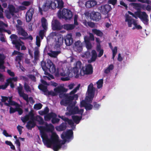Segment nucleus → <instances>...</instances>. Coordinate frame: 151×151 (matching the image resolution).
<instances>
[{
    "mask_svg": "<svg viewBox=\"0 0 151 151\" xmlns=\"http://www.w3.org/2000/svg\"><path fill=\"white\" fill-rule=\"evenodd\" d=\"M125 21L127 23L128 26L129 27H131L132 24L134 25V26L132 28L133 30L135 29H139L142 28V27L140 25L138 24L135 20L133 19L128 15L126 16Z\"/></svg>",
    "mask_w": 151,
    "mask_h": 151,
    "instance_id": "obj_13",
    "label": "nucleus"
},
{
    "mask_svg": "<svg viewBox=\"0 0 151 151\" xmlns=\"http://www.w3.org/2000/svg\"><path fill=\"white\" fill-rule=\"evenodd\" d=\"M66 127V123H63L60 126H57L55 127L56 130L58 131H61L65 130Z\"/></svg>",
    "mask_w": 151,
    "mask_h": 151,
    "instance_id": "obj_34",
    "label": "nucleus"
},
{
    "mask_svg": "<svg viewBox=\"0 0 151 151\" xmlns=\"http://www.w3.org/2000/svg\"><path fill=\"white\" fill-rule=\"evenodd\" d=\"M53 113H52L50 114H47L45 116V120L47 121L50 120L51 119H52V114Z\"/></svg>",
    "mask_w": 151,
    "mask_h": 151,
    "instance_id": "obj_45",
    "label": "nucleus"
},
{
    "mask_svg": "<svg viewBox=\"0 0 151 151\" xmlns=\"http://www.w3.org/2000/svg\"><path fill=\"white\" fill-rule=\"evenodd\" d=\"M81 56L83 58H88L90 56V53L88 51L86 52L83 54H82Z\"/></svg>",
    "mask_w": 151,
    "mask_h": 151,
    "instance_id": "obj_46",
    "label": "nucleus"
},
{
    "mask_svg": "<svg viewBox=\"0 0 151 151\" xmlns=\"http://www.w3.org/2000/svg\"><path fill=\"white\" fill-rule=\"evenodd\" d=\"M100 105L95 103L94 104V107L96 109H98L100 107Z\"/></svg>",
    "mask_w": 151,
    "mask_h": 151,
    "instance_id": "obj_62",
    "label": "nucleus"
},
{
    "mask_svg": "<svg viewBox=\"0 0 151 151\" xmlns=\"http://www.w3.org/2000/svg\"><path fill=\"white\" fill-rule=\"evenodd\" d=\"M23 127L20 126L18 125L17 126V129L19 133L20 134H21L22 133V130Z\"/></svg>",
    "mask_w": 151,
    "mask_h": 151,
    "instance_id": "obj_57",
    "label": "nucleus"
},
{
    "mask_svg": "<svg viewBox=\"0 0 151 151\" xmlns=\"http://www.w3.org/2000/svg\"><path fill=\"white\" fill-rule=\"evenodd\" d=\"M95 88L93 87L92 83L90 84L88 86L87 92V95L85 100L82 101L80 103V107H85L87 110L91 109L93 106L90 104L92 102V100L94 96Z\"/></svg>",
    "mask_w": 151,
    "mask_h": 151,
    "instance_id": "obj_5",
    "label": "nucleus"
},
{
    "mask_svg": "<svg viewBox=\"0 0 151 151\" xmlns=\"http://www.w3.org/2000/svg\"><path fill=\"white\" fill-rule=\"evenodd\" d=\"M58 16L59 18H63L67 20L70 19L72 17L73 14L70 10L64 9L62 11L59 10L58 12Z\"/></svg>",
    "mask_w": 151,
    "mask_h": 151,
    "instance_id": "obj_11",
    "label": "nucleus"
},
{
    "mask_svg": "<svg viewBox=\"0 0 151 151\" xmlns=\"http://www.w3.org/2000/svg\"><path fill=\"white\" fill-rule=\"evenodd\" d=\"M81 65V63L80 61H77L74 65L72 71L73 73L76 78H78L85 75H88L92 73L93 68L91 65H88L80 69Z\"/></svg>",
    "mask_w": 151,
    "mask_h": 151,
    "instance_id": "obj_4",
    "label": "nucleus"
},
{
    "mask_svg": "<svg viewBox=\"0 0 151 151\" xmlns=\"http://www.w3.org/2000/svg\"><path fill=\"white\" fill-rule=\"evenodd\" d=\"M3 134L6 137H11V135H9L5 130H4L3 132Z\"/></svg>",
    "mask_w": 151,
    "mask_h": 151,
    "instance_id": "obj_56",
    "label": "nucleus"
},
{
    "mask_svg": "<svg viewBox=\"0 0 151 151\" xmlns=\"http://www.w3.org/2000/svg\"><path fill=\"white\" fill-rule=\"evenodd\" d=\"M10 99H9V100ZM9 105L7 106H10L9 112L10 114L14 113L16 111L18 112L19 115H21L22 114V110L20 108V106L19 104L13 101L12 102L9 101Z\"/></svg>",
    "mask_w": 151,
    "mask_h": 151,
    "instance_id": "obj_12",
    "label": "nucleus"
},
{
    "mask_svg": "<svg viewBox=\"0 0 151 151\" xmlns=\"http://www.w3.org/2000/svg\"><path fill=\"white\" fill-rule=\"evenodd\" d=\"M113 68V65H111L107 68L104 71L105 73H109L111 70H112Z\"/></svg>",
    "mask_w": 151,
    "mask_h": 151,
    "instance_id": "obj_44",
    "label": "nucleus"
},
{
    "mask_svg": "<svg viewBox=\"0 0 151 151\" xmlns=\"http://www.w3.org/2000/svg\"><path fill=\"white\" fill-rule=\"evenodd\" d=\"M63 4L62 0H48L43 5L41 8L39 7V11L42 14V11H46L50 8L54 9L57 7L62 8Z\"/></svg>",
    "mask_w": 151,
    "mask_h": 151,
    "instance_id": "obj_7",
    "label": "nucleus"
},
{
    "mask_svg": "<svg viewBox=\"0 0 151 151\" xmlns=\"http://www.w3.org/2000/svg\"><path fill=\"white\" fill-rule=\"evenodd\" d=\"M74 50L78 52L81 51L82 49V44L80 41L75 42L74 47Z\"/></svg>",
    "mask_w": 151,
    "mask_h": 151,
    "instance_id": "obj_23",
    "label": "nucleus"
},
{
    "mask_svg": "<svg viewBox=\"0 0 151 151\" xmlns=\"http://www.w3.org/2000/svg\"><path fill=\"white\" fill-rule=\"evenodd\" d=\"M12 43L15 45L16 49L19 50V47L18 46V44L22 45V42L17 40V37L15 35H12L10 37Z\"/></svg>",
    "mask_w": 151,
    "mask_h": 151,
    "instance_id": "obj_18",
    "label": "nucleus"
},
{
    "mask_svg": "<svg viewBox=\"0 0 151 151\" xmlns=\"http://www.w3.org/2000/svg\"><path fill=\"white\" fill-rule=\"evenodd\" d=\"M41 22L42 26L44 29L41 30L40 31L39 35L41 37V39H43L44 35L45 30H46L47 29V23L46 20L44 17L42 18Z\"/></svg>",
    "mask_w": 151,
    "mask_h": 151,
    "instance_id": "obj_17",
    "label": "nucleus"
},
{
    "mask_svg": "<svg viewBox=\"0 0 151 151\" xmlns=\"http://www.w3.org/2000/svg\"><path fill=\"white\" fill-rule=\"evenodd\" d=\"M40 37L38 36H37L36 37V45L38 47L35 48L34 50V58L35 60H37L39 56V47L40 45Z\"/></svg>",
    "mask_w": 151,
    "mask_h": 151,
    "instance_id": "obj_16",
    "label": "nucleus"
},
{
    "mask_svg": "<svg viewBox=\"0 0 151 151\" xmlns=\"http://www.w3.org/2000/svg\"><path fill=\"white\" fill-rule=\"evenodd\" d=\"M18 34L24 37L27 36L28 34L20 26L16 25Z\"/></svg>",
    "mask_w": 151,
    "mask_h": 151,
    "instance_id": "obj_25",
    "label": "nucleus"
},
{
    "mask_svg": "<svg viewBox=\"0 0 151 151\" xmlns=\"http://www.w3.org/2000/svg\"><path fill=\"white\" fill-rule=\"evenodd\" d=\"M109 46L110 48L111 49L112 51V58L113 59H114L117 52V47H115L113 48H112V46L110 45V44Z\"/></svg>",
    "mask_w": 151,
    "mask_h": 151,
    "instance_id": "obj_42",
    "label": "nucleus"
},
{
    "mask_svg": "<svg viewBox=\"0 0 151 151\" xmlns=\"http://www.w3.org/2000/svg\"><path fill=\"white\" fill-rule=\"evenodd\" d=\"M98 52H99V53L98 55V56L99 57H100L103 55L104 52L103 50V49L100 50Z\"/></svg>",
    "mask_w": 151,
    "mask_h": 151,
    "instance_id": "obj_61",
    "label": "nucleus"
},
{
    "mask_svg": "<svg viewBox=\"0 0 151 151\" xmlns=\"http://www.w3.org/2000/svg\"><path fill=\"white\" fill-rule=\"evenodd\" d=\"M52 40L54 42V44L56 48L59 47L63 43V39L62 35L55 32H52L47 37V40Z\"/></svg>",
    "mask_w": 151,
    "mask_h": 151,
    "instance_id": "obj_8",
    "label": "nucleus"
},
{
    "mask_svg": "<svg viewBox=\"0 0 151 151\" xmlns=\"http://www.w3.org/2000/svg\"><path fill=\"white\" fill-rule=\"evenodd\" d=\"M31 2L29 1H24L22 3V5L25 6H28L31 4Z\"/></svg>",
    "mask_w": 151,
    "mask_h": 151,
    "instance_id": "obj_49",
    "label": "nucleus"
},
{
    "mask_svg": "<svg viewBox=\"0 0 151 151\" xmlns=\"http://www.w3.org/2000/svg\"><path fill=\"white\" fill-rule=\"evenodd\" d=\"M80 86V84L78 85L69 94H62L59 96L60 97H62V95L63 98L60 102L61 104L64 106L68 105L67 107V112L65 113L66 115H70L75 114H78L80 115V116L77 115L72 116L73 119L76 124H78L82 118L83 109H79L77 106H74L76 104V102L75 101L73 102L72 101L73 100H77L78 99V95L75 93L78 90Z\"/></svg>",
    "mask_w": 151,
    "mask_h": 151,
    "instance_id": "obj_2",
    "label": "nucleus"
},
{
    "mask_svg": "<svg viewBox=\"0 0 151 151\" xmlns=\"http://www.w3.org/2000/svg\"><path fill=\"white\" fill-rule=\"evenodd\" d=\"M83 23V24L86 27L89 26L91 28L94 27H95L94 23L92 22H87L86 21H84Z\"/></svg>",
    "mask_w": 151,
    "mask_h": 151,
    "instance_id": "obj_40",
    "label": "nucleus"
},
{
    "mask_svg": "<svg viewBox=\"0 0 151 151\" xmlns=\"http://www.w3.org/2000/svg\"><path fill=\"white\" fill-rule=\"evenodd\" d=\"M96 49L97 52H99L100 50H102V49H101V47L100 44H99V43H97Z\"/></svg>",
    "mask_w": 151,
    "mask_h": 151,
    "instance_id": "obj_59",
    "label": "nucleus"
},
{
    "mask_svg": "<svg viewBox=\"0 0 151 151\" xmlns=\"http://www.w3.org/2000/svg\"><path fill=\"white\" fill-rule=\"evenodd\" d=\"M5 58V56L4 54H0V69L4 70V69L5 68L4 64V60Z\"/></svg>",
    "mask_w": 151,
    "mask_h": 151,
    "instance_id": "obj_28",
    "label": "nucleus"
},
{
    "mask_svg": "<svg viewBox=\"0 0 151 151\" xmlns=\"http://www.w3.org/2000/svg\"><path fill=\"white\" fill-rule=\"evenodd\" d=\"M47 61L46 63L43 61L41 62L42 69L46 74V71L49 70L52 73H55L56 76H57L60 75L65 77L61 78V80L63 81H68L73 76V75L70 72L69 69L65 64H63L62 66L58 68L56 70L55 65L50 60H47ZM46 75L47 76H44L45 79L50 80L54 78L53 76L49 73H47Z\"/></svg>",
    "mask_w": 151,
    "mask_h": 151,
    "instance_id": "obj_3",
    "label": "nucleus"
},
{
    "mask_svg": "<svg viewBox=\"0 0 151 151\" xmlns=\"http://www.w3.org/2000/svg\"><path fill=\"white\" fill-rule=\"evenodd\" d=\"M13 55H18L16 57V61L19 64V62L22 59L23 55V54H22L17 51H14L13 53Z\"/></svg>",
    "mask_w": 151,
    "mask_h": 151,
    "instance_id": "obj_31",
    "label": "nucleus"
},
{
    "mask_svg": "<svg viewBox=\"0 0 151 151\" xmlns=\"http://www.w3.org/2000/svg\"><path fill=\"white\" fill-rule=\"evenodd\" d=\"M74 25L72 24H65L63 26V28L67 30H70L74 28L75 27Z\"/></svg>",
    "mask_w": 151,
    "mask_h": 151,
    "instance_id": "obj_36",
    "label": "nucleus"
},
{
    "mask_svg": "<svg viewBox=\"0 0 151 151\" xmlns=\"http://www.w3.org/2000/svg\"><path fill=\"white\" fill-rule=\"evenodd\" d=\"M90 18L93 21H98L101 19V16L99 12H93L90 14Z\"/></svg>",
    "mask_w": 151,
    "mask_h": 151,
    "instance_id": "obj_19",
    "label": "nucleus"
},
{
    "mask_svg": "<svg viewBox=\"0 0 151 151\" xmlns=\"http://www.w3.org/2000/svg\"><path fill=\"white\" fill-rule=\"evenodd\" d=\"M84 42L86 44V47L88 49H91L92 47V45L89 41V38L87 36L84 37Z\"/></svg>",
    "mask_w": 151,
    "mask_h": 151,
    "instance_id": "obj_32",
    "label": "nucleus"
},
{
    "mask_svg": "<svg viewBox=\"0 0 151 151\" xmlns=\"http://www.w3.org/2000/svg\"><path fill=\"white\" fill-rule=\"evenodd\" d=\"M97 87L98 88H101L103 86V80L102 79L99 80L96 83Z\"/></svg>",
    "mask_w": 151,
    "mask_h": 151,
    "instance_id": "obj_43",
    "label": "nucleus"
},
{
    "mask_svg": "<svg viewBox=\"0 0 151 151\" xmlns=\"http://www.w3.org/2000/svg\"><path fill=\"white\" fill-rule=\"evenodd\" d=\"M42 106V104L40 103H39L35 105L34 107L35 109L38 110L41 109Z\"/></svg>",
    "mask_w": 151,
    "mask_h": 151,
    "instance_id": "obj_47",
    "label": "nucleus"
},
{
    "mask_svg": "<svg viewBox=\"0 0 151 151\" xmlns=\"http://www.w3.org/2000/svg\"><path fill=\"white\" fill-rule=\"evenodd\" d=\"M21 120L24 122L29 120L26 125V127L29 129H31L35 126V121L38 122L40 125H42L44 123L43 119L40 116H35L32 113L24 117H22Z\"/></svg>",
    "mask_w": 151,
    "mask_h": 151,
    "instance_id": "obj_6",
    "label": "nucleus"
},
{
    "mask_svg": "<svg viewBox=\"0 0 151 151\" xmlns=\"http://www.w3.org/2000/svg\"><path fill=\"white\" fill-rule=\"evenodd\" d=\"M52 28L54 30H59L63 28L59 22L56 19H54L52 22Z\"/></svg>",
    "mask_w": 151,
    "mask_h": 151,
    "instance_id": "obj_20",
    "label": "nucleus"
},
{
    "mask_svg": "<svg viewBox=\"0 0 151 151\" xmlns=\"http://www.w3.org/2000/svg\"><path fill=\"white\" fill-rule=\"evenodd\" d=\"M24 88L25 90L27 91H31V89L30 88L29 86L26 83L24 84Z\"/></svg>",
    "mask_w": 151,
    "mask_h": 151,
    "instance_id": "obj_54",
    "label": "nucleus"
},
{
    "mask_svg": "<svg viewBox=\"0 0 151 151\" xmlns=\"http://www.w3.org/2000/svg\"><path fill=\"white\" fill-rule=\"evenodd\" d=\"M22 45H21L19 44H18V46L19 47V49L20 48V47H21L22 50H25L26 49V47L23 45V43L22 42Z\"/></svg>",
    "mask_w": 151,
    "mask_h": 151,
    "instance_id": "obj_58",
    "label": "nucleus"
},
{
    "mask_svg": "<svg viewBox=\"0 0 151 151\" xmlns=\"http://www.w3.org/2000/svg\"><path fill=\"white\" fill-rule=\"evenodd\" d=\"M75 86V85L74 83H71L68 85V87L69 89H72Z\"/></svg>",
    "mask_w": 151,
    "mask_h": 151,
    "instance_id": "obj_55",
    "label": "nucleus"
},
{
    "mask_svg": "<svg viewBox=\"0 0 151 151\" xmlns=\"http://www.w3.org/2000/svg\"><path fill=\"white\" fill-rule=\"evenodd\" d=\"M60 53V51H55L51 50L48 53V54L51 57L55 58Z\"/></svg>",
    "mask_w": 151,
    "mask_h": 151,
    "instance_id": "obj_35",
    "label": "nucleus"
},
{
    "mask_svg": "<svg viewBox=\"0 0 151 151\" xmlns=\"http://www.w3.org/2000/svg\"><path fill=\"white\" fill-rule=\"evenodd\" d=\"M8 86V83H7V82L4 85H3L0 86V89H5L7 87V86Z\"/></svg>",
    "mask_w": 151,
    "mask_h": 151,
    "instance_id": "obj_53",
    "label": "nucleus"
},
{
    "mask_svg": "<svg viewBox=\"0 0 151 151\" xmlns=\"http://www.w3.org/2000/svg\"><path fill=\"white\" fill-rule=\"evenodd\" d=\"M41 81L42 84L39 85L38 88L44 92H47V87L45 85H50L56 87L58 85V84L54 82H51L49 84H48L45 81L42 80H41Z\"/></svg>",
    "mask_w": 151,
    "mask_h": 151,
    "instance_id": "obj_14",
    "label": "nucleus"
},
{
    "mask_svg": "<svg viewBox=\"0 0 151 151\" xmlns=\"http://www.w3.org/2000/svg\"><path fill=\"white\" fill-rule=\"evenodd\" d=\"M54 91L55 92H53V94H52L53 96L57 95L58 93H60L63 91H65V89L61 86H59L55 88Z\"/></svg>",
    "mask_w": 151,
    "mask_h": 151,
    "instance_id": "obj_29",
    "label": "nucleus"
},
{
    "mask_svg": "<svg viewBox=\"0 0 151 151\" xmlns=\"http://www.w3.org/2000/svg\"><path fill=\"white\" fill-rule=\"evenodd\" d=\"M18 91L20 96L22 97L23 99L26 101L27 103L29 102H30L31 103L33 104L34 102V101L32 97H29L28 98V95L25 94L22 91V88L21 87L18 88Z\"/></svg>",
    "mask_w": 151,
    "mask_h": 151,
    "instance_id": "obj_15",
    "label": "nucleus"
},
{
    "mask_svg": "<svg viewBox=\"0 0 151 151\" xmlns=\"http://www.w3.org/2000/svg\"><path fill=\"white\" fill-rule=\"evenodd\" d=\"M97 4V2L95 0H91L87 1L85 4V5L87 8H90L93 7Z\"/></svg>",
    "mask_w": 151,
    "mask_h": 151,
    "instance_id": "obj_30",
    "label": "nucleus"
},
{
    "mask_svg": "<svg viewBox=\"0 0 151 151\" xmlns=\"http://www.w3.org/2000/svg\"><path fill=\"white\" fill-rule=\"evenodd\" d=\"M52 122L53 123H58L60 119L58 118H56V115L55 114H52Z\"/></svg>",
    "mask_w": 151,
    "mask_h": 151,
    "instance_id": "obj_41",
    "label": "nucleus"
},
{
    "mask_svg": "<svg viewBox=\"0 0 151 151\" xmlns=\"http://www.w3.org/2000/svg\"><path fill=\"white\" fill-rule=\"evenodd\" d=\"M12 79H8L7 80V83H8V85L9 84H10V86L12 88H13L14 87V86L13 82H12L11 81Z\"/></svg>",
    "mask_w": 151,
    "mask_h": 151,
    "instance_id": "obj_50",
    "label": "nucleus"
},
{
    "mask_svg": "<svg viewBox=\"0 0 151 151\" xmlns=\"http://www.w3.org/2000/svg\"><path fill=\"white\" fill-rule=\"evenodd\" d=\"M33 10L32 9H29L27 12L26 16V20L27 22H29L31 20L33 14Z\"/></svg>",
    "mask_w": 151,
    "mask_h": 151,
    "instance_id": "obj_24",
    "label": "nucleus"
},
{
    "mask_svg": "<svg viewBox=\"0 0 151 151\" xmlns=\"http://www.w3.org/2000/svg\"><path fill=\"white\" fill-rule=\"evenodd\" d=\"M119 39L122 42H124L126 39L125 36L123 34H121L119 35Z\"/></svg>",
    "mask_w": 151,
    "mask_h": 151,
    "instance_id": "obj_48",
    "label": "nucleus"
},
{
    "mask_svg": "<svg viewBox=\"0 0 151 151\" xmlns=\"http://www.w3.org/2000/svg\"><path fill=\"white\" fill-rule=\"evenodd\" d=\"M117 0H109V2L113 5H114L116 2Z\"/></svg>",
    "mask_w": 151,
    "mask_h": 151,
    "instance_id": "obj_60",
    "label": "nucleus"
},
{
    "mask_svg": "<svg viewBox=\"0 0 151 151\" xmlns=\"http://www.w3.org/2000/svg\"><path fill=\"white\" fill-rule=\"evenodd\" d=\"M8 8L9 11L8 10L5 11V13L6 17L8 19H10L11 17V15H13L14 13L17 12L19 10H24L26 9V7L24 6H20L18 9H15L12 5H9Z\"/></svg>",
    "mask_w": 151,
    "mask_h": 151,
    "instance_id": "obj_10",
    "label": "nucleus"
},
{
    "mask_svg": "<svg viewBox=\"0 0 151 151\" xmlns=\"http://www.w3.org/2000/svg\"><path fill=\"white\" fill-rule=\"evenodd\" d=\"M131 5L133 7L137 10H140L141 9H145L144 6L145 5H142L140 3H132L131 4Z\"/></svg>",
    "mask_w": 151,
    "mask_h": 151,
    "instance_id": "obj_27",
    "label": "nucleus"
},
{
    "mask_svg": "<svg viewBox=\"0 0 151 151\" xmlns=\"http://www.w3.org/2000/svg\"><path fill=\"white\" fill-rule=\"evenodd\" d=\"M92 56L91 60H89L88 62L91 63V62L94 61L96 59L97 55L96 52L95 50H93L91 52Z\"/></svg>",
    "mask_w": 151,
    "mask_h": 151,
    "instance_id": "obj_37",
    "label": "nucleus"
},
{
    "mask_svg": "<svg viewBox=\"0 0 151 151\" xmlns=\"http://www.w3.org/2000/svg\"><path fill=\"white\" fill-rule=\"evenodd\" d=\"M111 9L110 6L108 4L102 6L99 8L101 12L104 14H107Z\"/></svg>",
    "mask_w": 151,
    "mask_h": 151,
    "instance_id": "obj_21",
    "label": "nucleus"
},
{
    "mask_svg": "<svg viewBox=\"0 0 151 151\" xmlns=\"http://www.w3.org/2000/svg\"><path fill=\"white\" fill-rule=\"evenodd\" d=\"M59 117L63 120L65 122H67L71 126L72 128L73 129L75 127V125H74L73 122L71 120H69L68 118L65 117L64 116Z\"/></svg>",
    "mask_w": 151,
    "mask_h": 151,
    "instance_id": "obj_26",
    "label": "nucleus"
},
{
    "mask_svg": "<svg viewBox=\"0 0 151 151\" xmlns=\"http://www.w3.org/2000/svg\"><path fill=\"white\" fill-rule=\"evenodd\" d=\"M89 37H90V40H94V36H93V34L91 33H90L89 34Z\"/></svg>",
    "mask_w": 151,
    "mask_h": 151,
    "instance_id": "obj_64",
    "label": "nucleus"
},
{
    "mask_svg": "<svg viewBox=\"0 0 151 151\" xmlns=\"http://www.w3.org/2000/svg\"><path fill=\"white\" fill-rule=\"evenodd\" d=\"M120 4L124 6L125 8L127 9V5L123 1H121L120 2Z\"/></svg>",
    "mask_w": 151,
    "mask_h": 151,
    "instance_id": "obj_63",
    "label": "nucleus"
},
{
    "mask_svg": "<svg viewBox=\"0 0 151 151\" xmlns=\"http://www.w3.org/2000/svg\"><path fill=\"white\" fill-rule=\"evenodd\" d=\"M7 25L4 23L0 21V32H2L4 30V28L7 27Z\"/></svg>",
    "mask_w": 151,
    "mask_h": 151,
    "instance_id": "obj_39",
    "label": "nucleus"
},
{
    "mask_svg": "<svg viewBox=\"0 0 151 151\" xmlns=\"http://www.w3.org/2000/svg\"><path fill=\"white\" fill-rule=\"evenodd\" d=\"M92 32L96 35L99 36H102L103 35V33L101 31L96 29H92Z\"/></svg>",
    "mask_w": 151,
    "mask_h": 151,
    "instance_id": "obj_38",
    "label": "nucleus"
},
{
    "mask_svg": "<svg viewBox=\"0 0 151 151\" xmlns=\"http://www.w3.org/2000/svg\"><path fill=\"white\" fill-rule=\"evenodd\" d=\"M138 1L141 2L142 3L149 4L150 3V2L149 0H137Z\"/></svg>",
    "mask_w": 151,
    "mask_h": 151,
    "instance_id": "obj_52",
    "label": "nucleus"
},
{
    "mask_svg": "<svg viewBox=\"0 0 151 151\" xmlns=\"http://www.w3.org/2000/svg\"><path fill=\"white\" fill-rule=\"evenodd\" d=\"M37 127L40 130L44 145L48 147L52 148L55 151L58 150L65 142H69L73 138L71 130L63 132L61 136L63 141H59L58 136L53 132L54 127L51 124L44 123L42 126Z\"/></svg>",
    "mask_w": 151,
    "mask_h": 151,
    "instance_id": "obj_1",
    "label": "nucleus"
},
{
    "mask_svg": "<svg viewBox=\"0 0 151 151\" xmlns=\"http://www.w3.org/2000/svg\"><path fill=\"white\" fill-rule=\"evenodd\" d=\"M128 12L129 14L132 15L136 19L139 18L144 24H148V17L145 12L137 11L135 12L134 14L129 11Z\"/></svg>",
    "mask_w": 151,
    "mask_h": 151,
    "instance_id": "obj_9",
    "label": "nucleus"
},
{
    "mask_svg": "<svg viewBox=\"0 0 151 151\" xmlns=\"http://www.w3.org/2000/svg\"><path fill=\"white\" fill-rule=\"evenodd\" d=\"M1 101L2 102H5L6 101H7L8 102V103H5V104L7 106L9 105V103H10L9 101V99H10V102L13 101H12V97H5V96H1Z\"/></svg>",
    "mask_w": 151,
    "mask_h": 151,
    "instance_id": "obj_33",
    "label": "nucleus"
},
{
    "mask_svg": "<svg viewBox=\"0 0 151 151\" xmlns=\"http://www.w3.org/2000/svg\"><path fill=\"white\" fill-rule=\"evenodd\" d=\"M66 45L70 46L73 43V39L72 35L71 33L67 34L65 37Z\"/></svg>",
    "mask_w": 151,
    "mask_h": 151,
    "instance_id": "obj_22",
    "label": "nucleus"
},
{
    "mask_svg": "<svg viewBox=\"0 0 151 151\" xmlns=\"http://www.w3.org/2000/svg\"><path fill=\"white\" fill-rule=\"evenodd\" d=\"M78 19V16L76 15H75L74 18V25H77L78 24V23L77 22V20Z\"/></svg>",
    "mask_w": 151,
    "mask_h": 151,
    "instance_id": "obj_51",
    "label": "nucleus"
}]
</instances>
